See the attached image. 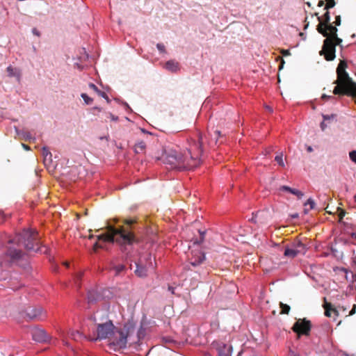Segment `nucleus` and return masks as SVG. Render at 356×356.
<instances>
[{
  "mask_svg": "<svg viewBox=\"0 0 356 356\" xmlns=\"http://www.w3.org/2000/svg\"><path fill=\"white\" fill-rule=\"evenodd\" d=\"M71 337L74 340H77L78 337H81V334L79 331L73 332L71 334Z\"/></svg>",
  "mask_w": 356,
  "mask_h": 356,
  "instance_id": "a19ab883",
  "label": "nucleus"
},
{
  "mask_svg": "<svg viewBox=\"0 0 356 356\" xmlns=\"http://www.w3.org/2000/svg\"><path fill=\"white\" fill-rule=\"evenodd\" d=\"M162 341L166 344H171L175 343V341L170 337H163L162 338Z\"/></svg>",
  "mask_w": 356,
  "mask_h": 356,
  "instance_id": "58836bf2",
  "label": "nucleus"
},
{
  "mask_svg": "<svg viewBox=\"0 0 356 356\" xmlns=\"http://www.w3.org/2000/svg\"><path fill=\"white\" fill-rule=\"evenodd\" d=\"M145 260H146L147 264H148L149 266H152V255H151V254H148L146 256Z\"/></svg>",
  "mask_w": 356,
  "mask_h": 356,
  "instance_id": "49530a36",
  "label": "nucleus"
},
{
  "mask_svg": "<svg viewBox=\"0 0 356 356\" xmlns=\"http://www.w3.org/2000/svg\"><path fill=\"white\" fill-rule=\"evenodd\" d=\"M289 356H300L298 353L295 352L292 349H289Z\"/></svg>",
  "mask_w": 356,
  "mask_h": 356,
  "instance_id": "603ef678",
  "label": "nucleus"
},
{
  "mask_svg": "<svg viewBox=\"0 0 356 356\" xmlns=\"http://www.w3.org/2000/svg\"><path fill=\"white\" fill-rule=\"evenodd\" d=\"M37 236V232L27 230L17 235L14 238L10 239L8 243L13 245L7 247L5 252L6 256L9 258V261L26 268L28 265L26 254L14 245L24 246L28 251L40 252L41 249L39 247Z\"/></svg>",
  "mask_w": 356,
  "mask_h": 356,
  "instance_id": "7ed1b4c3",
  "label": "nucleus"
},
{
  "mask_svg": "<svg viewBox=\"0 0 356 356\" xmlns=\"http://www.w3.org/2000/svg\"><path fill=\"white\" fill-rule=\"evenodd\" d=\"M32 33L37 36H40V32L35 28L32 29Z\"/></svg>",
  "mask_w": 356,
  "mask_h": 356,
  "instance_id": "13d9d810",
  "label": "nucleus"
},
{
  "mask_svg": "<svg viewBox=\"0 0 356 356\" xmlns=\"http://www.w3.org/2000/svg\"><path fill=\"white\" fill-rule=\"evenodd\" d=\"M92 113H95V111L100 112L102 111V108L100 107H98V106H94L92 108Z\"/></svg>",
  "mask_w": 356,
  "mask_h": 356,
  "instance_id": "4d7b16f0",
  "label": "nucleus"
},
{
  "mask_svg": "<svg viewBox=\"0 0 356 356\" xmlns=\"http://www.w3.org/2000/svg\"><path fill=\"white\" fill-rule=\"evenodd\" d=\"M135 331L136 323L133 321H128L122 327H116L112 321L108 320L105 323L97 324V339H111L108 346L110 349L117 351L127 347L128 341L131 339Z\"/></svg>",
  "mask_w": 356,
  "mask_h": 356,
  "instance_id": "f257e3e1",
  "label": "nucleus"
},
{
  "mask_svg": "<svg viewBox=\"0 0 356 356\" xmlns=\"http://www.w3.org/2000/svg\"><path fill=\"white\" fill-rule=\"evenodd\" d=\"M298 254H300L299 252L295 248H290L289 245L284 247V255L286 257L295 258Z\"/></svg>",
  "mask_w": 356,
  "mask_h": 356,
  "instance_id": "412c9836",
  "label": "nucleus"
},
{
  "mask_svg": "<svg viewBox=\"0 0 356 356\" xmlns=\"http://www.w3.org/2000/svg\"><path fill=\"white\" fill-rule=\"evenodd\" d=\"M349 158L352 162L356 164V150L353 149L349 152Z\"/></svg>",
  "mask_w": 356,
  "mask_h": 356,
  "instance_id": "4c0bfd02",
  "label": "nucleus"
},
{
  "mask_svg": "<svg viewBox=\"0 0 356 356\" xmlns=\"http://www.w3.org/2000/svg\"><path fill=\"white\" fill-rule=\"evenodd\" d=\"M321 98L324 100H330V99H334L335 97L331 95H327L326 94H323L321 96Z\"/></svg>",
  "mask_w": 356,
  "mask_h": 356,
  "instance_id": "de8ad7c7",
  "label": "nucleus"
},
{
  "mask_svg": "<svg viewBox=\"0 0 356 356\" xmlns=\"http://www.w3.org/2000/svg\"><path fill=\"white\" fill-rule=\"evenodd\" d=\"M332 312H333L336 316L339 315L338 311L335 308H332V305L330 304L329 307H327L325 309V316L327 317H330Z\"/></svg>",
  "mask_w": 356,
  "mask_h": 356,
  "instance_id": "a878e982",
  "label": "nucleus"
},
{
  "mask_svg": "<svg viewBox=\"0 0 356 356\" xmlns=\"http://www.w3.org/2000/svg\"><path fill=\"white\" fill-rule=\"evenodd\" d=\"M19 315L18 321L19 318H24L27 321H42L44 318V313L41 307L29 306L25 309L20 310Z\"/></svg>",
  "mask_w": 356,
  "mask_h": 356,
  "instance_id": "1a4fd4ad",
  "label": "nucleus"
},
{
  "mask_svg": "<svg viewBox=\"0 0 356 356\" xmlns=\"http://www.w3.org/2000/svg\"><path fill=\"white\" fill-rule=\"evenodd\" d=\"M312 327V323L306 318L298 319L293 325L291 329L296 334V339H300L302 335L305 337L310 336Z\"/></svg>",
  "mask_w": 356,
  "mask_h": 356,
  "instance_id": "9d476101",
  "label": "nucleus"
},
{
  "mask_svg": "<svg viewBox=\"0 0 356 356\" xmlns=\"http://www.w3.org/2000/svg\"><path fill=\"white\" fill-rule=\"evenodd\" d=\"M316 30L320 34H321L325 38L336 35V33H337L338 31L337 26H333V24L331 22L327 24H323L322 23H319L316 26Z\"/></svg>",
  "mask_w": 356,
  "mask_h": 356,
  "instance_id": "ddd939ff",
  "label": "nucleus"
},
{
  "mask_svg": "<svg viewBox=\"0 0 356 356\" xmlns=\"http://www.w3.org/2000/svg\"><path fill=\"white\" fill-rule=\"evenodd\" d=\"M307 205L309 206V209L310 210H313V209H316V204L314 200L312 197H309L303 204L304 207H307Z\"/></svg>",
  "mask_w": 356,
  "mask_h": 356,
  "instance_id": "bb28decb",
  "label": "nucleus"
},
{
  "mask_svg": "<svg viewBox=\"0 0 356 356\" xmlns=\"http://www.w3.org/2000/svg\"><path fill=\"white\" fill-rule=\"evenodd\" d=\"M342 42V39L338 37L337 33L332 37L325 38L323 40L319 54L323 56L327 61L334 60L336 58V47L339 46L341 49L343 48L341 44Z\"/></svg>",
  "mask_w": 356,
  "mask_h": 356,
  "instance_id": "39448f33",
  "label": "nucleus"
},
{
  "mask_svg": "<svg viewBox=\"0 0 356 356\" xmlns=\"http://www.w3.org/2000/svg\"><path fill=\"white\" fill-rule=\"evenodd\" d=\"M337 210H338V214H339V216L340 219H342L344 217L345 214H346L345 211L343 209L340 208V207H338Z\"/></svg>",
  "mask_w": 356,
  "mask_h": 356,
  "instance_id": "37998d69",
  "label": "nucleus"
},
{
  "mask_svg": "<svg viewBox=\"0 0 356 356\" xmlns=\"http://www.w3.org/2000/svg\"><path fill=\"white\" fill-rule=\"evenodd\" d=\"M315 15L317 16L319 23H322L323 24L330 23V13L329 11L326 10V12L322 16H318V13H316Z\"/></svg>",
  "mask_w": 356,
  "mask_h": 356,
  "instance_id": "5701e85b",
  "label": "nucleus"
},
{
  "mask_svg": "<svg viewBox=\"0 0 356 356\" xmlns=\"http://www.w3.org/2000/svg\"><path fill=\"white\" fill-rule=\"evenodd\" d=\"M22 147H23L25 150H26V151H28V150H30V149H31L30 147H29V146H28V145H26V144L22 143Z\"/></svg>",
  "mask_w": 356,
  "mask_h": 356,
  "instance_id": "e2e57ef3",
  "label": "nucleus"
},
{
  "mask_svg": "<svg viewBox=\"0 0 356 356\" xmlns=\"http://www.w3.org/2000/svg\"><path fill=\"white\" fill-rule=\"evenodd\" d=\"M106 232L99 237L109 243H115L127 259H132L138 254L136 245L139 243L134 232L122 225H115L107 222Z\"/></svg>",
  "mask_w": 356,
  "mask_h": 356,
  "instance_id": "f03ea898",
  "label": "nucleus"
},
{
  "mask_svg": "<svg viewBox=\"0 0 356 356\" xmlns=\"http://www.w3.org/2000/svg\"><path fill=\"white\" fill-rule=\"evenodd\" d=\"M175 288L172 286H168V291L172 293V294H175Z\"/></svg>",
  "mask_w": 356,
  "mask_h": 356,
  "instance_id": "bf43d9fd",
  "label": "nucleus"
},
{
  "mask_svg": "<svg viewBox=\"0 0 356 356\" xmlns=\"http://www.w3.org/2000/svg\"><path fill=\"white\" fill-rule=\"evenodd\" d=\"M336 270H339L341 272H343L345 274H348L350 272L349 269L344 267H337L336 269H334V270L335 271Z\"/></svg>",
  "mask_w": 356,
  "mask_h": 356,
  "instance_id": "c03bdc74",
  "label": "nucleus"
},
{
  "mask_svg": "<svg viewBox=\"0 0 356 356\" xmlns=\"http://www.w3.org/2000/svg\"><path fill=\"white\" fill-rule=\"evenodd\" d=\"M350 282H356V273H352V279L350 280Z\"/></svg>",
  "mask_w": 356,
  "mask_h": 356,
  "instance_id": "6e6d98bb",
  "label": "nucleus"
},
{
  "mask_svg": "<svg viewBox=\"0 0 356 356\" xmlns=\"http://www.w3.org/2000/svg\"><path fill=\"white\" fill-rule=\"evenodd\" d=\"M8 76L9 77H15L16 80L19 82L21 79V73L19 69L13 67L11 65H9L6 69Z\"/></svg>",
  "mask_w": 356,
  "mask_h": 356,
  "instance_id": "aec40b11",
  "label": "nucleus"
},
{
  "mask_svg": "<svg viewBox=\"0 0 356 356\" xmlns=\"http://www.w3.org/2000/svg\"><path fill=\"white\" fill-rule=\"evenodd\" d=\"M281 313L288 314L290 312L291 307L289 305L280 302Z\"/></svg>",
  "mask_w": 356,
  "mask_h": 356,
  "instance_id": "c756f323",
  "label": "nucleus"
},
{
  "mask_svg": "<svg viewBox=\"0 0 356 356\" xmlns=\"http://www.w3.org/2000/svg\"><path fill=\"white\" fill-rule=\"evenodd\" d=\"M15 131L17 134L21 137L26 141L29 142H35L36 138L33 137L30 132L26 131L24 130H20L15 127Z\"/></svg>",
  "mask_w": 356,
  "mask_h": 356,
  "instance_id": "6ab92c4d",
  "label": "nucleus"
},
{
  "mask_svg": "<svg viewBox=\"0 0 356 356\" xmlns=\"http://www.w3.org/2000/svg\"><path fill=\"white\" fill-rule=\"evenodd\" d=\"M223 136L221 134L220 131H215L214 135H213V140H215V143H217L221 138H222Z\"/></svg>",
  "mask_w": 356,
  "mask_h": 356,
  "instance_id": "e433bc0d",
  "label": "nucleus"
},
{
  "mask_svg": "<svg viewBox=\"0 0 356 356\" xmlns=\"http://www.w3.org/2000/svg\"><path fill=\"white\" fill-rule=\"evenodd\" d=\"M350 93L351 94L350 95L349 97H351L356 100V86L355 88H352Z\"/></svg>",
  "mask_w": 356,
  "mask_h": 356,
  "instance_id": "09e8293b",
  "label": "nucleus"
},
{
  "mask_svg": "<svg viewBox=\"0 0 356 356\" xmlns=\"http://www.w3.org/2000/svg\"><path fill=\"white\" fill-rule=\"evenodd\" d=\"M291 246L295 248L300 254L305 255L308 250V248L300 240H296L291 243Z\"/></svg>",
  "mask_w": 356,
  "mask_h": 356,
  "instance_id": "a211bd4d",
  "label": "nucleus"
},
{
  "mask_svg": "<svg viewBox=\"0 0 356 356\" xmlns=\"http://www.w3.org/2000/svg\"><path fill=\"white\" fill-rule=\"evenodd\" d=\"M327 1V4L324 7V10L329 11L330 8H334L337 3L334 0H326Z\"/></svg>",
  "mask_w": 356,
  "mask_h": 356,
  "instance_id": "72a5a7b5",
  "label": "nucleus"
},
{
  "mask_svg": "<svg viewBox=\"0 0 356 356\" xmlns=\"http://www.w3.org/2000/svg\"><path fill=\"white\" fill-rule=\"evenodd\" d=\"M307 151L308 152H313V147L312 146H309V145H307V148H306Z\"/></svg>",
  "mask_w": 356,
  "mask_h": 356,
  "instance_id": "0e129e2a",
  "label": "nucleus"
},
{
  "mask_svg": "<svg viewBox=\"0 0 356 356\" xmlns=\"http://www.w3.org/2000/svg\"><path fill=\"white\" fill-rule=\"evenodd\" d=\"M325 122V121L323 120V121L320 123V128L323 131H324L327 128V124Z\"/></svg>",
  "mask_w": 356,
  "mask_h": 356,
  "instance_id": "8fccbe9b",
  "label": "nucleus"
},
{
  "mask_svg": "<svg viewBox=\"0 0 356 356\" xmlns=\"http://www.w3.org/2000/svg\"><path fill=\"white\" fill-rule=\"evenodd\" d=\"M283 54H284V56H289V55H290V51L289 49H285V50H284Z\"/></svg>",
  "mask_w": 356,
  "mask_h": 356,
  "instance_id": "69168bd1",
  "label": "nucleus"
},
{
  "mask_svg": "<svg viewBox=\"0 0 356 356\" xmlns=\"http://www.w3.org/2000/svg\"><path fill=\"white\" fill-rule=\"evenodd\" d=\"M334 24L335 26H340L341 24V18L340 15H337L335 17V21L334 22Z\"/></svg>",
  "mask_w": 356,
  "mask_h": 356,
  "instance_id": "a18cd8bd",
  "label": "nucleus"
},
{
  "mask_svg": "<svg viewBox=\"0 0 356 356\" xmlns=\"http://www.w3.org/2000/svg\"><path fill=\"white\" fill-rule=\"evenodd\" d=\"M232 346L229 344L221 343L218 346V356H231Z\"/></svg>",
  "mask_w": 356,
  "mask_h": 356,
  "instance_id": "f3484780",
  "label": "nucleus"
},
{
  "mask_svg": "<svg viewBox=\"0 0 356 356\" xmlns=\"http://www.w3.org/2000/svg\"><path fill=\"white\" fill-rule=\"evenodd\" d=\"M165 69L176 72L179 70V63L173 60H170L165 63Z\"/></svg>",
  "mask_w": 356,
  "mask_h": 356,
  "instance_id": "4be33fe9",
  "label": "nucleus"
},
{
  "mask_svg": "<svg viewBox=\"0 0 356 356\" xmlns=\"http://www.w3.org/2000/svg\"><path fill=\"white\" fill-rule=\"evenodd\" d=\"M88 86L90 89L93 90L99 96L106 98V94L105 92L100 90L95 84L90 83Z\"/></svg>",
  "mask_w": 356,
  "mask_h": 356,
  "instance_id": "b1692460",
  "label": "nucleus"
},
{
  "mask_svg": "<svg viewBox=\"0 0 356 356\" xmlns=\"http://www.w3.org/2000/svg\"><path fill=\"white\" fill-rule=\"evenodd\" d=\"M115 100L117 101L118 102H120L124 106L125 110L127 111L132 112L131 108L129 106V105L126 102L121 101V100H120L119 99H117V98H115Z\"/></svg>",
  "mask_w": 356,
  "mask_h": 356,
  "instance_id": "c9c22d12",
  "label": "nucleus"
},
{
  "mask_svg": "<svg viewBox=\"0 0 356 356\" xmlns=\"http://www.w3.org/2000/svg\"><path fill=\"white\" fill-rule=\"evenodd\" d=\"M111 296V292L107 289H91L88 291L87 300L88 304H95L102 300L109 299Z\"/></svg>",
  "mask_w": 356,
  "mask_h": 356,
  "instance_id": "9b49d317",
  "label": "nucleus"
},
{
  "mask_svg": "<svg viewBox=\"0 0 356 356\" xmlns=\"http://www.w3.org/2000/svg\"><path fill=\"white\" fill-rule=\"evenodd\" d=\"M350 235L352 238L356 239V232H351Z\"/></svg>",
  "mask_w": 356,
  "mask_h": 356,
  "instance_id": "774afa93",
  "label": "nucleus"
},
{
  "mask_svg": "<svg viewBox=\"0 0 356 356\" xmlns=\"http://www.w3.org/2000/svg\"><path fill=\"white\" fill-rule=\"evenodd\" d=\"M125 266L124 264H118L113 266V270H115V275H118L121 272L124 270Z\"/></svg>",
  "mask_w": 356,
  "mask_h": 356,
  "instance_id": "7c9ffc66",
  "label": "nucleus"
},
{
  "mask_svg": "<svg viewBox=\"0 0 356 356\" xmlns=\"http://www.w3.org/2000/svg\"><path fill=\"white\" fill-rule=\"evenodd\" d=\"M304 193L302 192L301 191H299L298 189H296V191H295V193L293 194V195H296L298 200H300L302 198V197L304 196Z\"/></svg>",
  "mask_w": 356,
  "mask_h": 356,
  "instance_id": "79ce46f5",
  "label": "nucleus"
},
{
  "mask_svg": "<svg viewBox=\"0 0 356 356\" xmlns=\"http://www.w3.org/2000/svg\"><path fill=\"white\" fill-rule=\"evenodd\" d=\"M108 117L111 118V120L113 121H118V116H115L114 115H113L112 113H108Z\"/></svg>",
  "mask_w": 356,
  "mask_h": 356,
  "instance_id": "864d4df0",
  "label": "nucleus"
},
{
  "mask_svg": "<svg viewBox=\"0 0 356 356\" xmlns=\"http://www.w3.org/2000/svg\"><path fill=\"white\" fill-rule=\"evenodd\" d=\"M334 84H336L337 86H334L332 92L335 95L339 96H348L349 97L350 93V91L352 88H348V86H346L343 84H341L339 83L337 80H335L333 82Z\"/></svg>",
  "mask_w": 356,
  "mask_h": 356,
  "instance_id": "4468645a",
  "label": "nucleus"
},
{
  "mask_svg": "<svg viewBox=\"0 0 356 356\" xmlns=\"http://www.w3.org/2000/svg\"><path fill=\"white\" fill-rule=\"evenodd\" d=\"M321 116L323 119V120L325 121H329L330 120H334L337 118V115L335 114V113H332L331 115H327V114H324V113H322L321 114Z\"/></svg>",
  "mask_w": 356,
  "mask_h": 356,
  "instance_id": "f704fd0d",
  "label": "nucleus"
},
{
  "mask_svg": "<svg viewBox=\"0 0 356 356\" xmlns=\"http://www.w3.org/2000/svg\"><path fill=\"white\" fill-rule=\"evenodd\" d=\"M164 163L169 164L172 168L182 169H193L197 167V164H192L189 162L187 155H184L174 149H170L163 155Z\"/></svg>",
  "mask_w": 356,
  "mask_h": 356,
  "instance_id": "20e7f679",
  "label": "nucleus"
},
{
  "mask_svg": "<svg viewBox=\"0 0 356 356\" xmlns=\"http://www.w3.org/2000/svg\"><path fill=\"white\" fill-rule=\"evenodd\" d=\"M42 154L44 165L47 168L50 167L53 162L52 154L50 152L47 147L44 146L42 148Z\"/></svg>",
  "mask_w": 356,
  "mask_h": 356,
  "instance_id": "dca6fc26",
  "label": "nucleus"
},
{
  "mask_svg": "<svg viewBox=\"0 0 356 356\" xmlns=\"http://www.w3.org/2000/svg\"><path fill=\"white\" fill-rule=\"evenodd\" d=\"M330 250H331V252L332 254V255L334 257H337V253H338V250L337 248H333L332 246L330 248Z\"/></svg>",
  "mask_w": 356,
  "mask_h": 356,
  "instance_id": "3c124183",
  "label": "nucleus"
},
{
  "mask_svg": "<svg viewBox=\"0 0 356 356\" xmlns=\"http://www.w3.org/2000/svg\"><path fill=\"white\" fill-rule=\"evenodd\" d=\"M355 309H356V305H353V307L352 308V309L349 312V314L350 315H353L355 313Z\"/></svg>",
  "mask_w": 356,
  "mask_h": 356,
  "instance_id": "052dcab7",
  "label": "nucleus"
},
{
  "mask_svg": "<svg viewBox=\"0 0 356 356\" xmlns=\"http://www.w3.org/2000/svg\"><path fill=\"white\" fill-rule=\"evenodd\" d=\"M31 336L33 341L38 343H48L51 340V337L42 328L39 327H34L31 330Z\"/></svg>",
  "mask_w": 356,
  "mask_h": 356,
  "instance_id": "f8f14e48",
  "label": "nucleus"
},
{
  "mask_svg": "<svg viewBox=\"0 0 356 356\" xmlns=\"http://www.w3.org/2000/svg\"><path fill=\"white\" fill-rule=\"evenodd\" d=\"M279 190L280 191L286 192L293 195L295 193V191H296V188H291L289 186L283 185L280 187Z\"/></svg>",
  "mask_w": 356,
  "mask_h": 356,
  "instance_id": "cd10ccee",
  "label": "nucleus"
},
{
  "mask_svg": "<svg viewBox=\"0 0 356 356\" xmlns=\"http://www.w3.org/2000/svg\"><path fill=\"white\" fill-rule=\"evenodd\" d=\"M348 67L347 62L345 60H340L337 67V81L339 83L343 84L348 88H353L356 86V82L350 76L346 71Z\"/></svg>",
  "mask_w": 356,
  "mask_h": 356,
  "instance_id": "6e6552de",
  "label": "nucleus"
},
{
  "mask_svg": "<svg viewBox=\"0 0 356 356\" xmlns=\"http://www.w3.org/2000/svg\"><path fill=\"white\" fill-rule=\"evenodd\" d=\"M136 270H134L135 274L141 278L145 277L147 275V270L145 265L143 264L142 259L140 261H136Z\"/></svg>",
  "mask_w": 356,
  "mask_h": 356,
  "instance_id": "2eb2a0df",
  "label": "nucleus"
},
{
  "mask_svg": "<svg viewBox=\"0 0 356 356\" xmlns=\"http://www.w3.org/2000/svg\"><path fill=\"white\" fill-rule=\"evenodd\" d=\"M323 6H325V1L323 0H319L318 2V6L322 7Z\"/></svg>",
  "mask_w": 356,
  "mask_h": 356,
  "instance_id": "680f3d73",
  "label": "nucleus"
},
{
  "mask_svg": "<svg viewBox=\"0 0 356 356\" xmlns=\"http://www.w3.org/2000/svg\"><path fill=\"white\" fill-rule=\"evenodd\" d=\"M275 161L277 163V164L280 166H281V167H284V161H283V154L282 153H280V154L277 155L275 157Z\"/></svg>",
  "mask_w": 356,
  "mask_h": 356,
  "instance_id": "473e14b6",
  "label": "nucleus"
},
{
  "mask_svg": "<svg viewBox=\"0 0 356 356\" xmlns=\"http://www.w3.org/2000/svg\"><path fill=\"white\" fill-rule=\"evenodd\" d=\"M199 233H200V238H199V239H197V238L193 239V244L194 245H200V244H201L204 241L206 232L205 231H200V230H199Z\"/></svg>",
  "mask_w": 356,
  "mask_h": 356,
  "instance_id": "c85d7f7f",
  "label": "nucleus"
},
{
  "mask_svg": "<svg viewBox=\"0 0 356 356\" xmlns=\"http://www.w3.org/2000/svg\"><path fill=\"white\" fill-rule=\"evenodd\" d=\"M289 217L291 219H298L299 218V214L298 213H294L289 215Z\"/></svg>",
  "mask_w": 356,
  "mask_h": 356,
  "instance_id": "5fc2aeb1",
  "label": "nucleus"
},
{
  "mask_svg": "<svg viewBox=\"0 0 356 356\" xmlns=\"http://www.w3.org/2000/svg\"><path fill=\"white\" fill-rule=\"evenodd\" d=\"M81 97L83 99L85 104L87 105L91 104L93 102V99L91 97H90L86 93H81Z\"/></svg>",
  "mask_w": 356,
  "mask_h": 356,
  "instance_id": "2f4dec72",
  "label": "nucleus"
},
{
  "mask_svg": "<svg viewBox=\"0 0 356 356\" xmlns=\"http://www.w3.org/2000/svg\"><path fill=\"white\" fill-rule=\"evenodd\" d=\"M146 147L145 143L144 141H139L135 145V152L139 154L142 152Z\"/></svg>",
  "mask_w": 356,
  "mask_h": 356,
  "instance_id": "393cba45",
  "label": "nucleus"
},
{
  "mask_svg": "<svg viewBox=\"0 0 356 356\" xmlns=\"http://www.w3.org/2000/svg\"><path fill=\"white\" fill-rule=\"evenodd\" d=\"M309 210H310L309 209L305 208V209H303V214H304V215H307V214H308V213H309Z\"/></svg>",
  "mask_w": 356,
  "mask_h": 356,
  "instance_id": "338daca9",
  "label": "nucleus"
},
{
  "mask_svg": "<svg viewBox=\"0 0 356 356\" xmlns=\"http://www.w3.org/2000/svg\"><path fill=\"white\" fill-rule=\"evenodd\" d=\"M206 261L207 258L204 252L200 250H192L191 257L188 259V264L184 266V269L185 270H194L199 275H206L207 272L200 267Z\"/></svg>",
  "mask_w": 356,
  "mask_h": 356,
  "instance_id": "0eeeda50",
  "label": "nucleus"
},
{
  "mask_svg": "<svg viewBox=\"0 0 356 356\" xmlns=\"http://www.w3.org/2000/svg\"><path fill=\"white\" fill-rule=\"evenodd\" d=\"M204 139L200 133L197 135V139L191 140L189 147L184 152V155H187L189 162L192 164H200V158L204 152Z\"/></svg>",
  "mask_w": 356,
  "mask_h": 356,
  "instance_id": "423d86ee",
  "label": "nucleus"
},
{
  "mask_svg": "<svg viewBox=\"0 0 356 356\" xmlns=\"http://www.w3.org/2000/svg\"><path fill=\"white\" fill-rule=\"evenodd\" d=\"M156 48L161 53H165V47L163 43H157L156 44Z\"/></svg>",
  "mask_w": 356,
  "mask_h": 356,
  "instance_id": "ea45409f",
  "label": "nucleus"
}]
</instances>
